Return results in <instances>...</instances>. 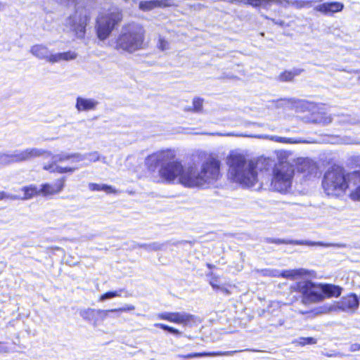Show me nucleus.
Wrapping results in <instances>:
<instances>
[{
    "mask_svg": "<svg viewBox=\"0 0 360 360\" xmlns=\"http://www.w3.org/2000/svg\"><path fill=\"white\" fill-rule=\"evenodd\" d=\"M279 271L276 269H265L259 271L262 276L269 277H279Z\"/></svg>",
    "mask_w": 360,
    "mask_h": 360,
    "instance_id": "7c9ffc66",
    "label": "nucleus"
},
{
    "mask_svg": "<svg viewBox=\"0 0 360 360\" xmlns=\"http://www.w3.org/2000/svg\"><path fill=\"white\" fill-rule=\"evenodd\" d=\"M169 5L167 0L142 1L139 3V8L143 11H148L155 8H164Z\"/></svg>",
    "mask_w": 360,
    "mask_h": 360,
    "instance_id": "a211bd4d",
    "label": "nucleus"
},
{
    "mask_svg": "<svg viewBox=\"0 0 360 360\" xmlns=\"http://www.w3.org/2000/svg\"><path fill=\"white\" fill-rule=\"evenodd\" d=\"M102 191L108 194L117 193V191L112 186L107 184H102Z\"/></svg>",
    "mask_w": 360,
    "mask_h": 360,
    "instance_id": "58836bf2",
    "label": "nucleus"
},
{
    "mask_svg": "<svg viewBox=\"0 0 360 360\" xmlns=\"http://www.w3.org/2000/svg\"><path fill=\"white\" fill-rule=\"evenodd\" d=\"M89 188L92 191H102V184H96V183H90L89 184Z\"/></svg>",
    "mask_w": 360,
    "mask_h": 360,
    "instance_id": "79ce46f5",
    "label": "nucleus"
},
{
    "mask_svg": "<svg viewBox=\"0 0 360 360\" xmlns=\"http://www.w3.org/2000/svg\"><path fill=\"white\" fill-rule=\"evenodd\" d=\"M55 165H56L55 162H50V163H48V164H45L43 166V169L46 170V171H48V172H49L51 173L55 172H56V168L54 167Z\"/></svg>",
    "mask_w": 360,
    "mask_h": 360,
    "instance_id": "a19ab883",
    "label": "nucleus"
},
{
    "mask_svg": "<svg viewBox=\"0 0 360 360\" xmlns=\"http://www.w3.org/2000/svg\"><path fill=\"white\" fill-rule=\"evenodd\" d=\"M359 301L356 294H349L342 297L338 302L329 307H324L322 312L340 310L347 313H353L359 307Z\"/></svg>",
    "mask_w": 360,
    "mask_h": 360,
    "instance_id": "0eeeda50",
    "label": "nucleus"
},
{
    "mask_svg": "<svg viewBox=\"0 0 360 360\" xmlns=\"http://www.w3.org/2000/svg\"><path fill=\"white\" fill-rule=\"evenodd\" d=\"M302 295L306 303L319 302L325 299L322 295L321 284H316L310 281H302L292 287Z\"/></svg>",
    "mask_w": 360,
    "mask_h": 360,
    "instance_id": "423d86ee",
    "label": "nucleus"
},
{
    "mask_svg": "<svg viewBox=\"0 0 360 360\" xmlns=\"http://www.w3.org/2000/svg\"><path fill=\"white\" fill-rule=\"evenodd\" d=\"M44 151L37 148H27L24 150L16 151L7 155L8 163L20 162L27 161L43 155Z\"/></svg>",
    "mask_w": 360,
    "mask_h": 360,
    "instance_id": "9b49d317",
    "label": "nucleus"
},
{
    "mask_svg": "<svg viewBox=\"0 0 360 360\" xmlns=\"http://www.w3.org/2000/svg\"><path fill=\"white\" fill-rule=\"evenodd\" d=\"M123 291V289H120L119 290L106 292L101 295L99 300L102 301L109 298L120 297L121 296V292H122Z\"/></svg>",
    "mask_w": 360,
    "mask_h": 360,
    "instance_id": "c756f323",
    "label": "nucleus"
},
{
    "mask_svg": "<svg viewBox=\"0 0 360 360\" xmlns=\"http://www.w3.org/2000/svg\"><path fill=\"white\" fill-rule=\"evenodd\" d=\"M203 103L204 99L200 97H195L193 99L192 103L193 105L191 107H187L185 108L186 112H201L203 110Z\"/></svg>",
    "mask_w": 360,
    "mask_h": 360,
    "instance_id": "393cba45",
    "label": "nucleus"
},
{
    "mask_svg": "<svg viewBox=\"0 0 360 360\" xmlns=\"http://www.w3.org/2000/svg\"><path fill=\"white\" fill-rule=\"evenodd\" d=\"M264 139H267L269 140H271L272 141L278 142V143H302V141L301 140H297L292 138H286V137H281L278 136H262Z\"/></svg>",
    "mask_w": 360,
    "mask_h": 360,
    "instance_id": "cd10ccee",
    "label": "nucleus"
},
{
    "mask_svg": "<svg viewBox=\"0 0 360 360\" xmlns=\"http://www.w3.org/2000/svg\"><path fill=\"white\" fill-rule=\"evenodd\" d=\"M359 79H360V77H359Z\"/></svg>",
    "mask_w": 360,
    "mask_h": 360,
    "instance_id": "603ef678",
    "label": "nucleus"
},
{
    "mask_svg": "<svg viewBox=\"0 0 360 360\" xmlns=\"http://www.w3.org/2000/svg\"><path fill=\"white\" fill-rule=\"evenodd\" d=\"M223 354V353H219V352H193L189 353L186 354H179L178 357L181 359H189L193 358H198V357H203V356H216V355H221Z\"/></svg>",
    "mask_w": 360,
    "mask_h": 360,
    "instance_id": "a878e982",
    "label": "nucleus"
},
{
    "mask_svg": "<svg viewBox=\"0 0 360 360\" xmlns=\"http://www.w3.org/2000/svg\"><path fill=\"white\" fill-rule=\"evenodd\" d=\"M122 20V11L117 8H109L106 12L99 14L95 25L97 37L101 41L107 39Z\"/></svg>",
    "mask_w": 360,
    "mask_h": 360,
    "instance_id": "20e7f679",
    "label": "nucleus"
},
{
    "mask_svg": "<svg viewBox=\"0 0 360 360\" xmlns=\"http://www.w3.org/2000/svg\"><path fill=\"white\" fill-rule=\"evenodd\" d=\"M98 102L94 99L77 97L75 108L78 111H89L94 110Z\"/></svg>",
    "mask_w": 360,
    "mask_h": 360,
    "instance_id": "dca6fc26",
    "label": "nucleus"
},
{
    "mask_svg": "<svg viewBox=\"0 0 360 360\" xmlns=\"http://www.w3.org/2000/svg\"><path fill=\"white\" fill-rule=\"evenodd\" d=\"M352 176L356 181V186L351 191L349 197L352 200L360 201V171L354 172Z\"/></svg>",
    "mask_w": 360,
    "mask_h": 360,
    "instance_id": "b1692460",
    "label": "nucleus"
},
{
    "mask_svg": "<svg viewBox=\"0 0 360 360\" xmlns=\"http://www.w3.org/2000/svg\"><path fill=\"white\" fill-rule=\"evenodd\" d=\"M21 191L23 192V200H30L34 197L41 195L40 188H39L35 184H30L23 186Z\"/></svg>",
    "mask_w": 360,
    "mask_h": 360,
    "instance_id": "4be33fe9",
    "label": "nucleus"
},
{
    "mask_svg": "<svg viewBox=\"0 0 360 360\" xmlns=\"http://www.w3.org/2000/svg\"><path fill=\"white\" fill-rule=\"evenodd\" d=\"M309 274V271L304 269H289L279 271V277L294 281Z\"/></svg>",
    "mask_w": 360,
    "mask_h": 360,
    "instance_id": "6ab92c4d",
    "label": "nucleus"
},
{
    "mask_svg": "<svg viewBox=\"0 0 360 360\" xmlns=\"http://www.w3.org/2000/svg\"><path fill=\"white\" fill-rule=\"evenodd\" d=\"M141 247L145 248H149L153 250H159L161 249V245L156 243L148 244V245L143 244L141 245Z\"/></svg>",
    "mask_w": 360,
    "mask_h": 360,
    "instance_id": "4c0bfd02",
    "label": "nucleus"
},
{
    "mask_svg": "<svg viewBox=\"0 0 360 360\" xmlns=\"http://www.w3.org/2000/svg\"><path fill=\"white\" fill-rule=\"evenodd\" d=\"M231 3H245V0H229Z\"/></svg>",
    "mask_w": 360,
    "mask_h": 360,
    "instance_id": "de8ad7c7",
    "label": "nucleus"
},
{
    "mask_svg": "<svg viewBox=\"0 0 360 360\" xmlns=\"http://www.w3.org/2000/svg\"><path fill=\"white\" fill-rule=\"evenodd\" d=\"M134 309V307L133 305H129L126 307L122 308H117L112 309L109 310H101V309H95L91 308H88L84 309L80 312V316L86 321H96V316L98 315L106 316L108 312H121L124 311H132Z\"/></svg>",
    "mask_w": 360,
    "mask_h": 360,
    "instance_id": "f8f14e48",
    "label": "nucleus"
},
{
    "mask_svg": "<svg viewBox=\"0 0 360 360\" xmlns=\"http://www.w3.org/2000/svg\"><path fill=\"white\" fill-rule=\"evenodd\" d=\"M259 34L262 36V37H264V32H260Z\"/></svg>",
    "mask_w": 360,
    "mask_h": 360,
    "instance_id": "8fccbe9b",
    "label": "nucleus"
},
{
    "mask_svg": "<svg viewBox=\"0 0 360 360\" xmlns=\"http://www.w3.org/2000/svg\"><path fill=\"white\" fill-rule=\"evenodd\" d=\"M90 20V15H85L83 17L80 18L79 21L78 22L73 23V31L77 37L79 39H84L85 37L86 27L87 24L89 22Z\"/></svg>",
    "mask_w": 360,
    "mask_h": 360,
    "instance_id": "2eb2a0df",
    "label": "nucleus"
},
{
    "mask_svg": "<svg viewBox=\"0 0 360 360\" xmlns=\"http://www.w3.org/2000/svg\"><path fill=\"white\" fill-rule=\"evenodd\" d=\"M158 48L161 51H165L169 48V43L164 38L158 39Z\"/></svg>",
    "mask_w": 360,
    "mask_h": 360,
    "instance_id": "c9c22d12",
    "label": "nucleus"
},
{
    "mask_svg": "<svg viewBox=\"0 0 360 360\" xmlns=\"http://www.w3.org/2000/svg\"><path fill=\"white\" fill-rule=\"evenodd\" d=\"M298 161V172L304 174L305 177L315 176L317 173V166L315 162L307 158H300Z\"/></svg>",
    "mask_w": 360,
    "mask_h": 360,
    "instance_id": "ddd939ff",
    "label": "nucleus"
},
{
    "mask_svg": "<svg viewBox=\"0 0 360 360\" xmlns=\"http://www.w3.org/2000/svg\"><path fill=\"white\" fill-rule=\"evenodd\" d=\"M273 23L276 25H278L281 27H283L285 25V22L283 20H276L275 19H271Z\"/></svg>",
    "mask_w": 360,
    "mask_h": 360,
    "instance_id": "a18cd8bd",
    "label": "nucleus"
},
{
    "mask_svg": "<svg viewBox=\"0 0 360 360\" xmlns=\"http://www.w3.org/2000/svg\"><path fill=\"white\" fill-rule=\"evenodd\" d=\"M344 8V4L341 2H327L319 4L315 7V10L322 13L324 15H333L340 12Z\"/></svg>",
    "mask_w": 360,
    "mask_h": 360,
    "instance_id": "4468645a",
    "label": "nucleus"
},
{
    "mask_svg": "<svg viewBox=\"0 0 360 360\" xmlns=\"http://www.w3.org/2000/svg\"><path fill=\"white\" fill-rule=\"evenodd\" d=\"M274 153L276 155L278 163L276 165H293L295 158L290 151L278 150H275Z\"/></svg>",
    "mask_w": 360,
    "mask_h": 360,
    "instance_id": "f3484780",
    "label": "nucleus"
},
{
    "mask_svg": "<svg viewBox=\"0 0 360 360\" xmlns=\"http://www.w3.org/2000/svg\"><path fill=\"white\" fill-rule=\"evenodd\" d=\"M321 290L325 297H339L342 291L341 287L333 284H321Z\"/></svg>",
    "mask_w": 360,
    "mask_h": 360,
    "instance_id": "412c9836",
    "label": "nucleus"
},
{
    "mask_svg": "<svg viewBox=\"0 0 360 360\" xmlns=\"http://www.w3.org/2000/svg\"><path fill=\"white\" fill-rule=\"evenodd\" d=\"M271 2L283 6H292L297 8L305 7L309 4V2L304 0H245L244 4H247L253 7H266Z\"/></svg>",
    "mask_w": 360,
    "mask_h": 360,
    "instance_id": "1a4fd4ad",
    "label": "nucleus"
},
{
    "mask_svg": "<svg viewBox=\"0 0 360 360\" xmlns=\"http://www.w3.org/2000/svg\"><path fill=\"white\" fill-rule=\"evenodd\" d=\"M155 326L158 328L162 329L165 331H167V332H169L172 334H174L175 335H181V332L179 330H178L174 327L169 326L168 325L164 324V323H155Z\"/></svg>",
    "mask_w": 360,
    "mask_h": 360,
    "instance_id": "c85d7f7f",
    "label": "nucleus"
},
{
    "mask_svg": "<svg viewBox=\"0 0 360 360\" xmlns=\"http://www.w3.org/2000/svg\"><path fill=\"white\" fill-rule=\"evenodd\" d=\"M77 56V55L75 52L71 51L51 54L49 57V62L51 63H56L62 60L68 61L75 59Z\"/></svg>",
    "mask_w": 360,
    "mask_h": 360,
    "instance_id": "aec40b11",
    "label": "nucleus"
},
{
    "mask_svg": "<svg viewBox=\"0 0 360 360\" xmlns=\"http://www.w3.org/2000/svg\"><path fill=\"white\" fill-rule=\"evenodd\" d=\"M32 55L39 59H44L49 62V50L48 48L42 44H35L30 49Z\"/></svg>",
    "mask_w": 360,
    "mask_h": 360,
    "instance_id": "5701e85b",
    "label": "nucleus"
},
{
    "mask_svg": "<svg viewBox=\"0 0 360 360\" xmlns=\"http://www.w3.org/2000/svg\"><path fill=\"white\" fill-rule=\"evenodd\" d=\"M331 121H332V120H331V119H330V117H328V118H326V119L324 120L323 123H324L325 124H327L330 123V122H331Z\"/></svg>",
    "mask_w": 360,
    "mask_h": 360,
    "instance_id": "09e8293b",
    "label": "nucleus"
},
{
    "mask_svg": "<svg viewBox=\"0 0 360 360\" xmlns=\"http://www.w3.org/2000/svg\"><path fill=\"white\" fill-rule=\"evenodd\" d=\"M15 199V197L10 196L8 194H7L4 191H0V200H4V199Z\"/></svg>",
    "mask_w": 360,
    "mask_h": 360,
    "instance_id": "37998d69",
    "label": "nucleus"
},
{
    "mask_svg": "<svg viewBox=\"0 0 360 360\" xmlns=\"http://www.w3.org/2000/svg\"><path fill=\"white\" fill-rule=\"evenodd\" d=\"M294 343L299 345L304 346L306 345H314L316 343V340L314 338H300L299 340H295Z\"/></svg>",
    "mask_w": 360,
    "mask_h": 360,
    "instance_id": "2f4dec72",
    "label": "nucleus"
},
{
    "mask_svg": "<svg viewBox=\"0 0 360 360\" xmlns=\"http://www.w3.org/2000/svg\"><path fill=\"white\" fill-rule=\"evenodd\" d=\"M229 165V174L233 181L245 188L255 187L257 191L272 189L286 193L291 188L295 174L293 165H274L270 177L266 172L274 165V160L264 156L247 160L243 155H233Z\"/></svg>",
    "mask_w": 360,
    "mask_h": 360,
    "instance_id": "f03ea898",
    "label": "nucleus"
},
{
    "mask_svg": "<svg viewBox=\"0 0 360 360\" xmlns=\"http://www.w3.org/2000/svg\"><path fill=\"white\" fill-rule=\"evenodd\" d=\"M210 284L212 285V287L215 290H218L221 288L220 282L219 281V278L217 276L211 275L210 280Z\"/></svg>",
    "mask_w": 360,
    "mask_h": 360,
    "instance_id": "72a5a7b5",
    "label": "nucleus"
},
{
    "mask_svg": "<svg viewBox=\"0 0 360 360\" xmlns=\"http://www.w3.org/2000/svg\"><path fill=\"white\" fill-rule=\"evenodd\" d=\"M297 75H298L297 72L295 73L292 72L285 71L280 75L279 79L282 82H289L291 81Z\"/></svg>",
    "mask_w": 360,
    "mask_h": 360,
    "instance_id": "473e14b6",
    "label": "nucleus"
},
{
    "mask_svg": "<svg viewBox=\"0 0 360 360\" xmlns=\"http://www.w3.org/2000/svg\"><path fill=\"white\" fill-rule=\"evenodd\" d=\"M158 319L183 326L191 325L195 323L196 321L194 315L178 311L160 313L158 314Z\"/></svg>",
    "mask_w": 360,
    "mask_h": 360,
    "instance_id": "6e6552de",
    "label": "nucleus"
},
{
    "mask_svg": "<svg viewBox=\"0 0 360 360\" xmlns=\"http://www.w3.org/2000/svg\"><path fill=\"white\" fill-rule=\"evenodd\" d=\"M75 168L70 167H56V172L60 174L72 173L75 171Z\"/></svg>",
    "mask_w": 360,
    "mask_h": 360,
    "instance_id": "e433bc0d",
    "label": "nucleus"
},
{
    "mask_svg": "<svg viewBox=\"0 0 360 360\" xmlns=\"http://www.w3.org/2000/svg\"><path fill=\"white\" fill-rule=\"evenodd\" d=\"M340 122L342 124H356L358 123V120L354 117H351L349 116L345 115L342 117Z\"/></svg>",
    "mask_w": 360,
    "mask_h": 360,
    "instance_id": "f704fd0d",
    "label": "nucleus"
},
{
    "mask_svg": "<svg viewBox=\"0 0 360 360\" xmlns=\"http://www.w3.org/2000/svg\"><path fill=\"white\" fill-rule=\"evenodd\" d=\"M231 134H226V136H231Z\"/></svg>",
    "mask_w": 360,
    "mask_h": 360,
    "instance_id": "3c124183",
    "label": "nucleus"
},
{
    "mask_svg": "<svg viewBox=\"0 0 360 360\" xmlns=\"http://www.w3.org/2000/svg\"><path fill=\"white\" fill-rule=\"evenodd\" d=\"M267 243H274L276 244H281V243H285V244H295V245H320V243H311L309 241H304V240H281V239H271V238H266Z\"/></svg>",
    "mask_w": 360,
    "mask_h": 360,
    "instance_id": "bb28decb",
    "label": "nucleus"
},
{
    "mask_svg": "<svg viewBox=\"0 0 360 360\" xmlns=\"http://www.w3.org/2000/svg\"><path fill=\"white\" fill-rule=\"evenodd\" d=\"M337 142L339 143H343V144H350V143H354V141L351 137L345 136L342 138H339L338 141Z\"/></svg>",
    "mask_w": 360,
    "mask_h": 360,
    "instance_id": "ea45409f",
    "label": "nucleus"
},
{
    "mask_svg": "<svg viewBox=\"0 0 360 360\" xmlns=\"http://www.w3.org/2000/svg\"><path fill=\"white\" fill-rule=\"evenodd\" d=\"M328 195H339L348 187L345 170L339 166H333L325 173L322 182Z\"/></svg>",
    "mask_w": 360,
    "mask_h": 360,
    "instance_id": "39448f33",
    "label": "nucleus"
},
{
    "mask_svg": "<svg viewBox=\"0 0 360 360\" xmlns=\"http://www.w3.org/2000/svg\"><path fill=\"white\" fill-rule=\"evenodd\" d=\"M145 167L151 176L158 173L165 183L176 181L189 188H210L222 177L220 160L205 151L193 154L191 162L185 166L175 149L162 148L146 158Z\"/></svg>",
    "mask_w": 360,
    "mask_h": 360,
    "instance_id": "f257e3e1",
    "label": "nucleus"
},
{
    "mask_svg": "<svg viewBox=\"0 0 360 360\" xmlns=\"http://www.w3.org/2000/svg\"><path fill=\"white\" fill-rule=\"evenodd\" d=\"M66 182V177L61 176L55 180L53 183H44L40 186V191L44 197H51L61 193Z\"/></svg>",
    "mask_w": 360,
    "mask_h": 360,
    "instance_id": "9d476101",
    "label": "nucleus"
},
{
    "mask_svg": "<svg viewBox=\"0 0 360 360\" xmlns=\"http://www.w3.org/2000/svg\"><path fill=\"white\" fill-rule=\"evenodd\" d=\"M146 34L143 25L134 22L126 23L115 39V49L128 53L142 50L146 47Z\"/></svg>",
    "mask_w": 360,
    "mask_h": 360,
    "instance_id": "7ed1b4c3",
    "label": "nucleus"
},
{
    "mask_svg": "<svg viewBox=\"0 0 360 360\" xmlns=\"http://www.w3.org/2000/svg\"><path fill=\"white\" fill-rule=\"evenodd\" d=\"M71 156L70 155H66V156H60L58 158V161L59 162H62L65 160H68L70 158Z\"/></svg>",
    "mask_w": 360,
    "mask_h": 360,
    "instance_id": "49530a36",
    "label": "nucleus"
},
{
    "mask_svg": "<svg viewBox=\"0 0 360 360\" xmlns=\"http://www.w3.org/2000/svg\"><path fill=\"white\" fill-rule=\"evenodd\" d=\"M360 350V345L358 343L352 344L350 347L351 352H356Z\"/></svg>",
    "mask_w": 360,
    "mask_h": 360,
    "instance_id": "c03bdc74",
    "label": "nucleus"
}]
</instances>
